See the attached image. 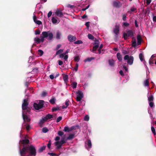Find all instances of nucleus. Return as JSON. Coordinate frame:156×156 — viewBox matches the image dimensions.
<instances>
[{"mask_svg": "<svg viewBox=\"0 0 156 156\" xmlns=\"http://www.w3.org/2000/svg\"><path fill=\"white\" fill-rule=\"evenodd\" d=\"M56 15L59 17H62L63 14L62 11L59 9L57 10L55 12Z\"/></svg>", "mask_w": 156, "mask_h": 156, "instance_id": "dca6fc26", "label": "nucleus"}, {"mask_svg": "<svg viewBox=\"0 0 156 156\" xmlns=\"http://www.w3.org/2000/svg\"><path fill=\"white\" fill-rule=\"evenodd\" d=\"M68 39L70 42H73L76 40V37L71 35H69L68 36Z\"/></svg>", "mask_w": 156, "mask_h": 156, "instance_id": "f8f14e48", "label": "nucleus"}, {"mask_svg": "<svg viewBox=\"0 0 156 156\" xmlns=\"http://www.w3.org/2000/svg\"><path fill=\"white\" fill-rule=\"evenodd\" d=\"M123 25L125 27H127L129 25V24L127 22H126L123 23Z\"/></svg>", "mask_w": 156, "mask_h": 156, "instance_id": "6e6d98bb", "label": "nucleus"}, {"mask_svg": "<svg viewBox=\"0 0 156 156\" xmlns=\"http://www.w3.org/2000/svg\"><path fill=\"white\" fill-rule=\"evenodd\" d=\"M45 122H46V120L43 117L39 121V124L41 126Z\"/></svg>", "mask_w": 156, "mask_h": 156, "instance_id": "a878e982", "label": "nucleus"}, {"mask_svg": "<svg viewBox=\"0 0 156 156\" xmlns=\"http://www.w3.org/2000/svg\"><path fill=\"white\" fill-rule=\"evenodd\" d=\"M74 60L75 61L78 62L79 61L80 59L79 57L77 56L74 58Z\"/></svg>", "mask_w": 156, "mask_h": 156, "instance_id": "864d4df0", "label": "nucleus"}, {"mask_svg": "<svg viewBox=\"0 0 156 156\" xmlns=\"http://www.w3.org/2000/svg\"><path fill=\"white\" fill-rule=\"evenodd\" d=\"M63 79L66 83H67L68 81V76L67 75H64L63 77Z\"/></svg>", "mask_w": 156, "mask_h": 156, "instance_id": "c85d7f7f", "label": "nucleus"}, {"mask_svg": "<svg viewBox=\"0 0 156 156\" xmlns=\"http://www.w3.org/2000/svg\"><path fill=\"white\" fill-rule=\"evenodd\" d=\"M58 65L59 66L62 65L63 63V62L61 60H58Z\"/></svg>", "mask_w": 156, "mask_h": 156, "instance_id": "680f3d73", "label": "nucleus"}, {"mask_svg": "<svg viewBox=\"0 0 156 156\" xmlns=\"http://www.w3.org/2000/svg\"><path fill=\"white\" fill-rule=\"evenodd\" d=\"M108 62L109 64L111 66H114V62L113 60H109Z\"/></svg>", "mask_w": 156, "mask_h": 156, "instance_id": "7c9ffc66", "label": "nucleus"}, {"mask_svg": "<svg viewBox=\"0 0 156 156\" xmlns=\"http://www.w3.org/2000/svg\"><path fill=\"white\" fill-rule=\"evenodd\" d=\"M126 16L124 14L122 15V20L123 21H126Z\"/></svg>", "mask_w": 156, "mask_h": 156, "instance_id": "5fc2aeb1", "label": "nucleus"}, {"mask_svg": "<svg viewBox=\"0 0 156 156\" xmlns=\"http://www.w3.org/2000/svg\"><path fill=\"white\" fill-rule=\"evenodd\" d=\"M124 60H127V62L128 64L132 65L133 62V58L132 56L126 55L124 57Z\"/></svg>", "mask_w": 156, "mask_h": 156, "instance_id": "423d86ee", "label": "nucleus"}, {"mask_svg": "<svg viewBox=\"0 0 156 156\" xmlns=\"http://www.w3.org/2000/svg\"><path fill=\"white\" fill-rule=\"evenodd\" d=\"M94 46L93 47L92 51L95 53H97L96 50L98 48L99 43L98 41H96L94 44Z\"/></svg>", "mask_w": 156, "mask_h": 156, "instance_id": "9b49d317", "label": "nucleus"}, {"mask_svg": "<svg viewBox=\"0 0 156 156\" xmlns=\"http://www.w3.org/2000/svg\"><path fill=\"white\" fill-rule=\"evenodd\" d=\"M63 50L62 49H60V50H58L56 52V55H59L63 51Z\"/></svg>", "mask_w": 156, "mask_h": 156, "instance_id": "f704fd0d", "label": "nucleus"}, {"mask_svg": "<svg viewBox=\"0 0 156 156\" xmlns=\"http://www.w3.org/2000/svg\"><path fill=\"white\" fill-rule=\"evenodd\" d=\"M103 46V45L102 44H101L99 47V48L98 50V53L99 54H103V50H101V49L102 48Z\"/></svg>", "mask_w": 156, "mask_h": 156, "instance_id": "cd10ccee", "label": "nucleus"}, {"mask_svg": "<svg viewBox=\"0 0 156 156\" xmlns=\"http://www.w3.org/2000/svg\"><path fill=\"white\" fill-rule=\"evenodd\" d=\"M74 44H80L83 43L82 41L81 40H78L74 42Z\"/></svg>", "mask_w": 156, "mask_h": 156, "instance_id": "a18cd8bd", "label": "nucleus"}, {"mask_svg": "<svg viewBox=\"0 0 156 156\" xmlns=\"http://www.w3.org/2000/svg\"><path fill=\"white\" fill-rule=\"evenodd\" d=\"M46 148V146H43L40 148L39 149V151L40 152H42L43 150H44Z\"/></svg>", "mask_w": 156, "mask_h": 156, "instance_id": "c9c22d12", "label": "nucleus"}, {"mask_svg": "<svg viewBox=\"0 0 156 156\" xmlns=\"http://www.w3.org/2000/svg\"><path fill=\"white\" fill-rule=\"evenodd\" d=\"M61 45L60 44H58L57 45L56 48H55V50H58L60 47H61Z\"/></svg>", "mask_w": 156, "mask_h": 156, "instance_id": "bf43d9fd", "label": "nucleus"}, {"mask_svg": "<svg viewBox=\"0 0 156 156\" xmlns=\"http://www.w3.org/2000/svg\"><path fill=\"white\" fill-rule=\"evenodd\" d=\"M44 103V101L43 100H40L38 102H34L33 105L34 107L36 110H39L43 107Z\"/></svg>", "mask_w": 156, "mask_h": 156, "instance_id": "39448f33", "label": "nucleus"}, {"mask_svg": "<svg viewBox=\"0 0 156 156\" xmlns=\"http://www.w3.org/2000/svg\"><path fill=\"white\" fill-rule=\"evenodd\" d=\"M132 45L134 47H136V42L135 39H133L132 41Z\"/></svg>", "mask_w": 156, "mask_h": 156, "instance_id": "473e14b6", "label": "nucleus"}, {"mask_svg": "<svg viewBox=\"0 0 156 156\" xmlns=\"http://www.w3.org/2000/svg\"><path fill=\"white\" fill-rule=\"evenodd\" d=\"M86 26L87 27V28H88L89 27V22H87L85 23Z\"/></svg>", "mask_w": 156, "mask_h": 156, "instance_id": "69168bd1", "label": "nucleus"}, {"mask_svg": "<svg viewBox=\"0 0 156 156\" xmlns=\"http://www.w3.org/2000/svg\"><path fill=\"white\" fill-rule=\"evenodd\" d=\"M94 59V58L93 57H91L90 58H87L84 60V62H90L91 61L92 59Z\"/></svg>", "mask_w": 156, "mask_h": 156, "instance_id": "72a5a7b5", "label": "nucleus"}, {"mask_svg": "<svg viewBox=\"0 0 156 156\" xmlns=\"http://www.w3.org/2000/svg\"><path fill=\"white\" fill-rule=\"evenodd\" d=\"M76 93L77 94L76 100L80 101L83 97V93L82 91L79 90L76 92Z\"/></svg>", "mask_w": 156, "mask_h": 156, "instance_id": "9d476101", "label": "nucleus"}, {"mask_svg": "<svg viewBox=\"0 0 156 156\" xmlns=\"http://www.w3.org/2000/svg\"><path fill=\"white\" fill-rule=\"evenodd\" d=\"M155 57L154 55H152L149 60V63L150 65L154 64V61L153 58Z\"/></svg>", "mask_w": 156, "mask_h": 156, "instance_id": "4be33fe9", "label": "nucleus"}, {"mask_svg": "<svg viewBox=\"0 0 156 156\" xmlns=\"http://www.w3.org/2000/svg\"><path fill=\"white\" fill-rule=\"evenodd\" d=\"M51 140H49L48 144H47V147L49 148H50L51 146Z\"/></svg>", "mask_w": 156, "mask_h": 156, "instance_id": "603ef678", "label": "nucleus"}, {"mask_svg": "<svg viewBox=\"0 0 156 156\" xmlns=\"http://www.w3.org/2000/svg\"><path fill=\"white\" fill-rule=\"evenodd\" d=\"M77 83L76 82H74L73 83L72 85V87L73 88H75L76 87Z\"/></svg>", "mask_w": 156, "mask_h": 156, "instance_id": "ea45409f", "label": "nucleus"}, {"mask_svg": "<svg viewBox=\"0 0 156 156\" xmlns=\"http://www.w3.org/2000/svg\"><path fill=\"white\" fill-rule=\"evenodd\" d=\"M113 5L114 7L118 8L122 5V4L119 1H115L113 2Z\"/></svg>", "mask_w": 156, "mask_h": 156, "instance_id": "2eb2a0df", "label": "nucleus"}, {"mask_svg": "<svg viewBox=\"0 0 156 156\" xmlns=\"http://www.w3.org/2000/svg\"><path fill=\"white\" fill-rule=\"evenodd\" d=\"M149 105L150 106L151 108L153 107L154 106V103L153 102V101H151L149 102Z\"/></svg>", "mask_w": 156, "mask_h": 156, "instance_id": "de8ad7c7", "label": "nucleus"}, {"mask_svg": "<svg viewBox=\"0 0 156 156\" xmlns=\"http://www.w3.org/2000/svg\"><path fill=\"white\" fill-rule=\"evenodd\" d=\"M33 20L34 22L38 25H40L42 24V23L40 21L37 20L36 16L34 15L33 16Z\"/></svg>", "mask_w": 156, "mask_h": 156, "instance_id": "f3484780", "label": "nucleus"}, {"mask_svg": "<svg viewBox=\"0 0 156 156\" xmlns=\"http://www.w3.org/2000/svg\"><path fill=\"white\" fill-rule=\"evenodd\" d=\"M69 51V49H68L65 52L60 54L59 56V58H62L64 57V59L65 60L64 62L65 64H66V62L67 61L68 58V55H66V54L68 53Z\"/></svg>", "mask_w": 156, "mask_h": 156, "instance_id": "0eeeda50", "label": "nucleus"}, {"mask_svg": "<svg viewBox=\"0 0 156 156\" xmlns=\"http://www.w3.org/2000/svg\"><path fill=\"white\" fill-rule=\"evenodd\" d=\"M151 2V0H146V3L147 5H149Z\"/></svg>", "mask_w": 156, "mask_h": 156, "instance_id": "0e129e2a", "label": "nucleus"}, {"mask_svg": "<svg viewBox=\"0 0 156 156\" xmlns=\"http://www.w3.org/2000/svg\"><path fill=\"white\" fill-rule=\"evenodd\" d=\"M47 94V93L46 92L43 91L42 93L41 96L42 97H45L46 95Z\"/></svg>", "mask_w": 156, "mask_h": 156, "instance_id": "4d7b16f0", "label": "nucleus"}, {"mask_svg": "<svg viewBox=\"0 0 156 156\" xmlns=\"http://www.w3.org/2000/svg\"><path fill=\"white\" fill-rule=\"evenodd\" d=\"M49 77H50V78L51 80L53 79L54 78V75L52 74L50 75L49 76Z\"/></svg>", "mask_w": 156, "mask_h": 156, "instance_id": "338daca9", "label": "nucleus"}, {"mask_svg": "<svg viewBox=\"0 0 156 156\" xmlns=\"http://www.w3.org/2000/svg\"><path fill=\"white\" fill-rule=\"evenodd\" d=\"M151 130L152 133L155 135V131L154 128L153 126L151 127Z\"/></svg>", "mask_w": 156, "mask_h": 156, "instance_id": "09e8293b", "label": "nucleus"}, {"mask_svg": "<svg viewBox=\"0 0 156 156\" xmlns=\"http://www.w3.org/2000/svg\"><path fill=\"white\" fill-rule=\"evenodd\" d=\"M119 25H116L113 31L114 33L116 35H117L119 33Z\"/></svg>", "mask_w": 156, "mask_h": 156, "instance_id": "ddd939ff", "label": "nucleus"}, {"mask_svg": "<svg viewBox=\"0 0 156 156\" xmlns=\"http://www.w3.org/2000/svg\"><path fill=\"white\" fill-rule=\"evenodd\" d=\"M153 20L154 22H156V16H154L153 18Z\"/></svg>", "mask_w": 156, "mask_h": 156, "instance_id": "774afa93", "label": "nucleus"}, {"mask_svg": "<svg viewBox=\"0 0 156 156\" xmlns=\"http://www.w3.org/2000/svg\"><path fill=\"white\" fill-rule=\"evenodd\" d=\"M29 142V140L27 139L20 140V144L22 145L23 147L22 149L20 150V156H35L36 150L35 147L33 145L26 147Z\"/></svg>", "mask_w": 156, "mask_h": 156, "instance_id": "f257e3e1", "label": "nucleus"}, {"mask_svg": "<svg viewBox=\"0 0 156 156\" xmlns=\"http://www.w3.org/2000/svg\"><path fill=\"white\" fill-rule=\"evenodd\" d=\"M144 85L145 87H148L149 86V81L148 79L145 80L144 81Z\"/></svg>", "mask_w": 156, "mask_h": 156, "instance_id": "c756f323", "label": "nucleus"}, {"mask_svg": "<svg viewBox=\"0 0 156 156\" xmlns=\"http://www.w3.org/2000/svg\"><path fill=\"white\" fill-rule=\"evenodd\" d=\"M116 56L117 59L119 62H121L122 60V55L120 53H118L117 54Z\"/></svg>", "mask_w": 156, "mask_h": 156, "instance_id": "412c9836", "label": "nucleus"}, {"mask_svg": "<svg viewBox=\"0 0 156 156\" xmlns=\"http://www.w3.org/2000/svg\"><path fill=\"white\" fill-rule=\"evenodd\" d=\"M28 99L26 98L23 100V102L22 105L23 110L22 116L24 122L23 125L25 126L27 131H28L30 128V125L26 122H29L30 121V114H31L30 111V109L28 108V103L27 102Z\"/></svg>", "mask_w": 156, "mask_h": 156, "instance_id": "f03ea898", "label": "nucleus"}, {"mask_svg": "<svg viewBox=\"0 0 156 156\" xmlns=\"http://www.w3.org/2000/svg\"><path fill=\"white\" fill-rule=\"evenodd\" d=\"M88 3V0H81L80 2V4L81 5H84L87 4Z\"/></svg>", "mask_w": 156, "mask_h": 156, "instance_id": "a211bd4d", "label": "nucleus"}, {"mask_svg": "<svg viewBox=\"0 0 156 156\" xmlns=\"http://www.w3.org/2000/svg\"><path fill=\"white\" fill-rule=\"evenodd\" d=\"M52 14V12L51 11H49L48 14V18L50 17L51 15Z\"/></svg>", "mask_w": 156, "mask_h": 156, "instance_id": "13d9d810", "label": "nucleus"}, {"mask_svg": "<svg viewBox=\"0 0 156 156\" xmlns=\"http://www.w3.org/2000/svg\"><path fill=\"white\" fill-rule=\"evenodd\" d=\"M38 54L40 56H41L43 54V51L42 50L39 49L38 50Z\"/></svg>", "mask_w": 156, "mask_h": 156, "instance_id": "e433bc0d", "label": "nucleus"}, {"mask_svg": "<svg viewBox=\"0 0 156 156\" xmlns=\"http://www.w3.org/2000/svg\"><path fill=\"white\" fill-rule=\"evenodd\" d=\"M62 119V117L61 116H59L57 119L56 122H60Z\"/></svg>", "mask_w": 156, "mask_h": 156, "instance_id": "3c124183", "label": "nucleus"}, {"mask_svg": "<svg viewBox=\"0 0 156 156\" xmlns=\"http://www.w3.org/2000/svg\"><path fill=\"white\" fill-rule=\"evenodd\" d=\"M51 20L53 24H58L60 21V20L59 19L54 17H52Z\"/></svg>", "mask_w": 156, "mask_h": 156, "instance_id": "4468645a", "label": "nucleus"}, {"mask_svg": "<svg viewBox=\"0 0 156 156\" xmlns=\"http://www.w3.org/2000/svg\"><path fill=\"white\" fill-rule=\"evenodd\" d=\"M148 97V102H151V101H153V100H154V97L153 95H151L150 96H148V95L147 96Z\"/></svg>", "mask_w": 156, "mask_h": 156, "instance_id": "393cba45", "label": "nucleus"}, {"mask_svg": "<svg viewBox=\"0 0 156 156\" xmlns=\"http://www.w3.org/2000/svg\"><path fill=\"white\" fill-rule=\"evenodd\" d=\"M60 139V137L57 136L56 137L55 139L56 142L54 143V144L55 146L56 147V149H60L63 144L66 142V140L64 138H62L61 140L59 141Z\"/></svg>", "mask_w": 156, "mask_h": 156, "instance_id": "20e7f679", "label": "nucleus"}, {"mask_svg": "<svg viewBox=\"0 0 156 156\" xmlns=\"http://www.w3.org/2000/svg\"><path fill=\"white\" fill-rule=\"evenodd\" d=\"M84 119L85 121H88L89 119V117L88 115H85L84 118Z\"/></svg>", "mask_w": 156, "mask_h": 156, "instance_id": "79ce46f5", "label": "nucleus"}, {"mask_svg": "<svg viewBox=\"0 0 156 156\" xmlns=\"http://www.w3.org/2000/svg\"><path fill=\"white\" fill-rule=\"evenodd\" d=\"M61 36V33L59 31H58L56 33V38L58 39H60Z\"/></svg>", "mask_w": 156, "mask_h": 156, "instance_id": "5701e85b", "label": "nucleus"}, {"mask_svg": "<svg viewBox=\"0 0 156 156\" xmlns=\"http://www.w3.org/2000/svg\"><path fill=\"white\" fill-rule=\"evenodd\" d=\"M88 37L89 39L91 40H93L94 39V37L91 34H89L88 35Z\"/></svg>", "mask_w": 156, "mask_h": 156, "instance_id": "37998d69", "label": "nucleus"}, {"mask_svg": "<svg viewBox=\"0 0 156 156\" xmlns=\"http://www.w3.org/2000/svg\"><path fill=\"white\" fill-rule=\"evenodd\" d=\"M64 131L66 132H69L71 130H70L68 126H65L64 127Z\"/></svg>", "mask_w": 156, "mask_h": 156, "instance_id": "4c0bfd02", "label": "nucleus"}, {"mask_svg": "<svg viewBox=\"0 0 156 156\" xmlns=\"http://www.w3.org/2000/svg\"><path fill=\"white\" fill-rule=\"evenodd\" d=\"M40 33V31L38 30H36L35 31V34L36 35L39 34Z\"/></svg>", "mask_w": 156, "mask_h": 156, "instance_id": "e2e57ef3", "label": "nucleus"}, {"mask_svg": "<svg viewBox=\"0 0 156 156\" xmlns=\"http://www.w3.org/2000/svg\"><path fill=\"white\" fill-rule=\"evenodd\" d=\"M74 136V134H70L67 138V140H70L73 139Z\"/></svg>", "mask_w": 156, "mask_h": 156, "instance_id": "bb28decb", "label": "nucleus"}, {"mask_svg": "<svg viewBox=\"0 0 156 156\" xmlns=\"http://www.w3.org/2000/svg\"><path fill=\"white\" fill-rule=\"evenodd\" d=\"M137 44L138 45L140 44L141 42V38L140 35H138L137 37Z\"/></svg>", "mask_w": 156, "mask_h": 156, "instance_id": "b1692460", "label": "nucleus"}, {"mask_svg": "<svg viewBox=\"0 0 156 156\" xmlns=\"http://www.w3.org/2000/svg\"><path fill=\"white\" fill-rule=\"evenodd\" d=\"M89 6H90V5H88L86 8H85L82 9V11H84L86 10V9H87L89 8Z\"/></svg>", "mask_w": 156, "mask_h": 156, "instance_id": "052dcab7", "label": "nucleus"}, {"mask_svg": "<svg viewBox=\"0 0 156 156\" xmlns=\"http://www.w3.org/2000/svg\"><path fill=\"white\" fill-rule=\"evenodd\" d=\"M133 35V31L131 30H129L126 32V33H123V37L125 40H126L129 37H132Z\"/></svg>", "mask_w": 156, "mask_h": 156, "instance_id": "6e6552de", "label": "nucleus"}, {"mask_svg": "<svg viewBox=\"0 0 156 156\" xmlns=\"http://www.w3.org/2000/svg\"><path fill=\"white\" fill-rule=\"evenodd\" d=\"M79 65L77 63H76L75 65V66L74 68V69L76 71H77L78 69Z\"/></svg>", "mask_w": 156, "mask_h": 156, "instance_id": "a19ab883", "label": "nucleus"}, {"mask_svg": "<svg viewBox=\"0 0 156 156\" xmlns=\"http://www.w3.org/2000/svg\"><path fill=\"white\" fill-rule=\"evenodd\" d=\"M58 134L59 136H62L63 135L64 133L62 131H59Z\"/></svg>", "mask_w": 156, "mask_h": 156, "instance_id": "8fccbe9b", "label": "nucleus"}, {"mask_svg": "<svg viewBox=\"0 0 156 156\" xmlns=\"http://www.w3.org/2000/svg\"><path fill=\"white\" fill-rule=\"evenodd\" d=\"M139 57L140 59V60H141V61H143L144 60V59H143L144 56H143V55L141 53H140L139 54Z\"/></svg>", "mask_w": 156, "mask_h": 156, "instance_id": "58836bf2", "label": "nucleus"}, {"mask_svg": "<svg viewBox=\"0 0 156 156\" xmlns=\"http://www.w3.org/2000/svg\"><path fill=\"white\" fill-rule=\"evenodd\" d=\"M136 9L135 8H131L130 9V11H128V12L131 13V12L134 11L135 10H136Z\"/></svg>", "mask_w": 156, "mask_h": 156, "instance_id": "49530a36", "label": "nucleus"}, {"mask_svg": "<svg viewBox=\"0 0 156 156\" xmlns=\"http://www.w3.org/2000/svg\"><path fill=\"white\" fill-rule=\"evenodd\" d=\"M42 130L43 133H46L48 131V130L46 127H44L42 129Z\"/></svg>", "mask_w": 156, "mask_h": 156, "instance_id": "c03bdc74", "label": "nucleus"}, {"mask_svg": "<svg viewBox=\"0 0 156 156\" xmlns=\"http://www.w3.org/2000/svg\"><path fill=\"white\" fill-rule=\"evenodd\" d=\"M85 148L89 151L92 147V144L90 140L88 139L85 142Z\"/></svg>", "mask_w": 156, "mask_h": 156, "instance_id": "1a4fd4ad", "label": "nucleus"}, {"mask_svg": "<svg viewBox=\"0 0 156 156\" xmlns=\"http://www.w3.org/2000/svg\"><path fill=\"white\" fill-rule=\"evenodd\" d=\"M46 121H47L48 120L52 118L53 117L52 115L48 114L45 116L43 117Z\"/></svg>", "mask_w": 156, "mask_h": 156, "instance_id": "aec40b11", "label": "nucleus"}, {"mask_svg": "<svg viewBox=\"0 0 156 156\" xmlns=\"http://www.w3.org/2000/svg\"><path fill=\"white\" fill-rule=\"evenodd\" d=\"M53 37V35L52 33L50 31H43L41 35L40 38L36 37L34 39V41L37 43L41 42H43L44 41V38H47L48 41L51 40Z\"/></svg>", "mask_w": 156, "mask_h": 156, "instance_id": "7ed1b4c3", "label": "nucleus"}, {"mask_svg": "<svg viewBox=\"0 0 156 156\" xmlns=\"http://www.w3.org/2000/svg\"><path fill=\"white\" fill-rule=\"evenodd\" d=\"M55 99L54 98H52L49 100L51 104H54L55 101Z\"/></svg>", "mask_w": 156, "mask_h": 156, "instance_id": "2f4dec72", "label": "nucleus"}, {"mask_svg": "<svg viewBox=\"0 0 156 156\" xmlns=\"http://www.w3.org/2000/svg\"><path fill=\"white\" fill-rule=\"evenodd\" d=\"M70 102L69 100H67L65 102V105H63L62 106V109L66 108L69 105Z\"/></svg>", "mask_w": 156, "mask_h": 156, "instance_id": "6ab92c4d", "label": "nucleus"}]
</instances>
